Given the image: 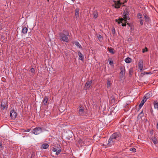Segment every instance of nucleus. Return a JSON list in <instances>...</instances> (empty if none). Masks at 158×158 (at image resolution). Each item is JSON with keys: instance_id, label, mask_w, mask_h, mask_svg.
<instances>
[{"instance_id": "nucleus-1", "label": "nucleus", "mask_w": 158, "mask_h": 158, "mask_svg": "<svg viewBox=\"0 0 158 158\" xmlns=\"http://www.w3.org/2000/svg\"><path fill=\"white\" fill-rule=\"evenodd\" d=\"M121 138V134L120 132L113 133L110 137L107 143L103 144L106 147H110L113 145L117 142L119 141Z\"/></svg>"}, {"instance_id": "nucleus-2", "label": "nucleus", "mask_w": 158, "mask_h": 158, "mask_svg": "<svg viewBox=\"0 0 158 158\" xmlns=\"http://www.w3.org/2000/svg\"><path fill=\"white\" fill-rule=\"evenodd\" d=\"M69 36V33L67 31L64 30L62 32L59 33V39L61 41L68 43L69 41L68 36Z\"/></svg>"}, {"instance_id": "nucleus-3", "label": "nucleus", "mask_w": 158, "mask_h": 158, "mask_svg": "<svg viewBox=\"0 0 158 158\" xmlns=\"http://www.w3.org/2000/svg\"><path fill=\"white\" fill-rule=\"evenodd\" d=\"M129 12L128 11L127 9L125 10L123 15V18H120L118 19H116L115 22H117L118 24H119L121 23H122L123 21H124L125 22L127 23V24L130 26L129 23H127V19H130L129 17Z\"/></svg>"}, {"instance_id": "nucleus-4", "label": "nucleus", "mask_w": 158, "mask_h": 158, "mask_svg": "<svg viewBox=\"0 0 158 158\" xmlns=\"http://www.w3.org/2000/svg\"><path fill=\"white\" fill-rule=\"evenodd\" d=\"M43 131L42 128L40 127H37L34 128L32 131V133L35 135H38L41 133Z\"/></svg>"}, {"instance_id": "nucleus-5", "label": "nucleus", "mask_w": 158, "mask_h": 158, "mask_svg": "<svg viewBox=\"0 0 158 158\" xmlns=\"http://www.w3.org/2000/svg\"><path fill=\"white\" fill-rule=\"evenodd\" d=\"M52 151L56 152V154L58 155L61 152L60 147L59 145H56L54 147H53L52 149Z\"/></svg>"}, {"instance_id": "nucleus-6", "label": "nucleus", "mask_w": 158, "mask_h": 158, "mask_svg": "<svg viewBox=\"0 0 158 158\" xmlns=\"http://www.w3.org/2000/svg\"><path fill=\"white\" fill-rule=\"evenodd\" d=\"M79 114L80 115H84L86 114L85 109L83 106H80L79 108Z\"/></svg>"}, {"instance_id": "nucleus-7", "label": "nucleus", "mask_w": 158, "mask_h": 158, "mask_svg": "<svg viewBox=\"0 0 158 158\" xmlns=\"http://www.w3.org/2000/svg\"><path fill=\"white\" fill-rule=\"evenodd\" d=\"M120 69L121 70L120 73V78L122 80V78L125 75V67L123 66L120 67Z\"/></svg>"}, {"instance_id": "nucleus-8", "label": "nucleus", "mask_w": 158, "mask_h": 158, "mask_svg": "<svg viewBox=\"0 0 158 158\" xmlns=\"http://www.w3.org/2000/svg\"><path fill=\"white\" fill-rule=\"evenodd\" d=\"M139 68L142 72L143 70V60H140L139 62Z\"/></svg>"}, {"instance_id": "nucleus-9", "label": "nucleus", "mask_w": 158, "mask_h": 158, "mask_svg": "<svg viewBox=\"0 0 158 158\" xmlns=\"http://www.w3.org/2000/svg\"><path fill=\"white\" fill-rule=\"evenodd\" d=\"M17 115V114L15 111L14 109L11 110L10 112V116L12 119H15L16 118Z\"/></svg>"}, {"instance_id": "nucleus-10", "label": "nucleus", "mask_w": 158, "mask_h": 158, "mask_svg": "<svg viewBox=\"0 0 158 158\" xmlns=\"http://www.w3.org/2000/svg\"><path fill=\"white\" fill-rule=\"evenodd\" d=\"M120 0L117 1H116L114 2H115V6L114 7L116 8H120V6L121 5L123 4V3H122L120 2Z\"/></svg>"}, {"instance_id": "nucleus-11", "label": "nucleus", "mask_w": 158, "mask_h": 158, "mask_svg": "<svg viewBox=\"0 0 158 158\" xmlns=\"http://www.w3.org/2000/svg\"><path fill=\"white\" fill-rule=\"evenodd\" d=\"M92 83V81H88L86 82L85 85V88L86 90L88 89L91 86Z\"/></svg>"}, {"instance_id": "nucleus-12", "label": "nucleus", "mask_w": 158, "mask_h": 158, "mask_svg": "<svg viewBox=\"0 0 158 158\" xmlns=\"http://www.w3.org/2000/svg\"><path fill=\"white\" fill-rule=\"evenodd\" d=\"M77 53L79 56V59L81 60H83L84 59L83 55L81 52L79 51H77Z\"/></svg>"}, {"instance_id": "nucleus-13", "label": "nucleus", "mask_w": 158, "mask_h": 158, "mask_svg": "<svg viewBox=\"0 0 158 158\" xmlns=\"http://www.w3.org/2000/svg\"><path fill=\"white\" fill-rule=\"evenodd\" d=\"M7 103L4 102H2L1 105V108L2 110H4L7 106Z\"/></svg>"}, {"instance_id": "nucleus-14", "label": "nucleus", "mask_w": 158, "mask_h": 158, "mask_svg": "<svg viewBox=\"0 0 158 158\" xmlns=\"http://www.w3.org/2000/svg\"><path fill=\"white\" fill-rule=\"evenodd\" d=\"M79 10L78 9H76L75 10V15L76 19L79 17Z\"/></svg>"}, {"instance_id": "nucleus-15", "label": "nucleus", "mask_w": 158, "mask_h": 158, "mask_svg": "<svg viewBox=\"0 0 158 158\" xmlns=\"http://www.w3.org/2000/svg\"><path fill=\"white\" fill-rule=\"evenodd\" d=\"M152 96V93L151 92H149L147 93L144 97V98L147 100Z\"/></svg>"}, {"instance_id": "nucleus-16", "label": "nucleus", "mask_w": 158, "mask_h": 158, "mask_svg": "<svg viewBox=\"0 0 158 158\" xmlns=\"http://www.w3.org/2000/svg\"><path fill=\"white\" fill-rule=\"evenodd\" d=\"M48 98L45 96L44 97L43 103V104L44 105H46L47 104L48 101Z\"/></svg>"}, {"instance_id": "nucleus-17", "label": "nucleus", "mask_w": 158, "mask_h": 158, "mask_svg": "<svg viewBox=\"0 0 158 158\" xmlns=\"http://www.w3.org/2000/svg\"><path fill=\"white\" fill-rule=\"evenodd\" d=\"M143 16L145 19V21L147 22H148L149 21V19L148 15L145 14H143Z\"/></svg>"}, {"instance_id": "nucleus-18", "label": "nucleus", "mask_w": 158, "mask_h": 158, "mask_svg": "<svg viewBox=\"0 0 158 158\" xmlns=\"http://www.w3.org/2000/svg\"><path fill=\"white\" fill-rule=\"evenodd\" d=\"M94 18L95 19H96L98 16V13L97 11H95L93 13Z\"/></svg>"}, {"instance_id": "nucleus-19", "label": "nucleus", "mask_w": 158, "mask_h": 158, "mask_svg": "<svg viewBox=\"0 0 158 158\" xmlns=\"http://www.w3.org/2000/svg\"><path fill=\"white\" fill-rule=\"evenodd\" d=\"M153 105L155 109L158 110V102L156 101H154L153 102Z\"/></svg>"}, {"instance_id": "nucleus-20", "label": "nucleus", "mask_w": 158, "mask_h": 158, "mask_svg": "<svg viewBox=\"0 0 158 158\" xmlns=\"http://www.w3.org/2000/svg\"><path fill=\"white\" fill-rule=\"evenodd\" d=\"M151 139H152L153 142V143L154 144H156L157 143H158L156 137H152L151 138Z\"/></svg>"}, {"instance_id": "nucleus-21", "label": "nucleus", "mask_w": 158, "mask_h": 158, "mask_svg": "<svg viewBox=\"0 0 158 158\" xmlns=\"http://www.w3.org/2000/svg\"><path fill=\"white\" fill-rule=\"evenodd\" d=\"M49 147V145L47 143H43L42 145V148L44 149L47 148Z\"/></svg>"}, {"instance_id": "nucleus-22", "label": "nucleus", "mask_w": 158, "mask_h": 158, "mask_svg": "<svg viewBox=\"0 0 158 158\" xmlns=\"http://www.w3.org/2000/svg\"><path fill=\"white\" fill-rule=\"evenodd\" d=\"M131 59L130 57H127L125 59V62L127 63H129L131 62Z\"/></svg>"}, {"instance_id": "nucleus-23", "label": "nucleus", "mask_w": 158, "mask_h": 158, "mask_svg": "<svg viewBox=\"0 0 158 158\" xmlns=\"http://www.w3.org/2000/svg\"><path fill=\"white\" fill-rule=\"evenodd\" d=\"M74 43L78 47L80 48H82L81 46L78 42L77 41H75Z\"/></svg>"}, {"instance_id": "nucleus-24", "label": "nucleus", "mask_w": 158, "mask_h": 158, "mask_svg": "<svg viewBox=\"0 0 158 158\" xmlns=\"http://www.w3.org/2000/svg\"><path fill=\"white\" fill-rule=\"evenodd\" d=\"M28 29L26 27H24L22 29V32L23 34H26L27 31Z\"/></svg>"}, {"instance_id": "nucleus-25", "label": "nucleus", "mask_w": 158, "mask_h": 158, "mask_svg": "<svg viewBox=\"0 0 158 158\" xmlns=\"http://www.w3.org/2000/svg\"><path fill=\"white\" fill-rule=\"evenodd\" d=\"M143 111L142 110L139 114L138 116V118L139 117L140 118H141L143 116Z\"/></svg>"}, {"instance_id": "nucleus-26", "label": "nucleus", "mask_w": 158, "mask_h": 158, "mask_svg": "<svg viewBox=\"0 0 158 158\" xmlns=\"http://www.w3.org/2000/svg\"><path fill=\"white\" fill-rule=\"evenodd\" d=\"M108 50L110 53H111L112 54H114L115 52L114 51V49L113 48H108Z\"/></svg>"}, {"instance_id": "nucleus-27", "label": "nucleus", "mask_w": 158, "mask_h": 158, "mask_svg": "<svg viewBox=\"0 0 158 158\" xmlns=\"http://www.w3.org/2000/svg\"><path fill=\"white\" fill-rule=\"evenodd\" d=\"M133 69L132 68H130L129 70V74L130 76H131L133 73Z\"/></svg>"}, {"instance_id": "nucleus-28", "label": "nucleus", "mask_w": 158, "mask_h": 158, "mask_svg": "<svg viewBox=\"0 0 158 158\" xmlns=\"http://www.w3.org/2000/svg\"><path fill=\"white\" fill-rule=\"evenodd\" d=\"M97 37L98 38V39L99 40H103L102 37L101 35L100 34H98L97 35Z\"/></svg>"}, {"instance_id": "nucleus-29", "label": "nucleus", "mask_w": 158, "mask_h": 158, "mask_svg": "<svg viewBox=\"0 0 158 158\" xmlns=\"http://www.w3.org/2000/svg\"><path fill=\"white\" fill-rule=\"evenodd\" d=\"M146 100H147L144 98L141 101L140 104L143 105L144 103L146 101Z\"/></svg>"}, {"instance_id": "nucleus-30", "label": "nucleus", "mask_w": 158, "mask_h": 158, "mask_svg": "<svg viewBox=\"0 0 158 158\" xmlns=\"http://www.w3.org/2000/svg\"><path fill=\"white\" fill-rule=\"evenodd\" d=\"M111 32L113 34H114L115 33V30L114 28V27H113L111 29Z\"/></svg>"}, {"instance_id": "nucleus-31", "label": "nucleus", "mask_w": 158, "mask_h": 158, "mask_svg": "<svg viewBox=\"0 0 158 158\" xmlns=\"http://www.w3.org/2000/svg\"><path fill=\"white\" fill-rule=\"evenodd\" d=\"M111 85V83L110 81H107V88H108L109 87H110Z\"/></svg>"}, {"instance_id": "nucleus-32", "label": "nucleus", "mask_w": 158, "mask_h": 158, "mask_svg": "<svg viewBox=\"0 0 158 158\" xmlns=\"http://www.w3.org/2000/svg\"><path fill=\"white\" fill-rule=\"evenodd\" d=\"M130 150L131 151H132L133 152H135L136 151V149L134 148H131Z\"/></svg>"}, {"instance_id": "nucleus-33", "label": "nucleus", "mask_w": 158, "mask_h": 158, "mask_svg": "<svg viewBox=\"0 0 158 158\" xmlns=\"http://www.w3.org/2000/svg\"><path fill=\"white\" fill-rule=\"evenodd\" d=\"M148 48H147L145 47L144 49H142V52L143 53H144L145 52H147L148 51Z\"/></svg>"}, {"instance_id": "nucleus-34", "label": "nucleus", "mask_w": 158, "mask_h": 158, "mask_svg": "<svg viewBox=\"0 0 158 158\" xmlns=\"http://www.w3.org/2000/svg\"><path fill=\"white\" fill-rule=\"evenodd\" d=\"M142 15L140 13H139L137 15V16L139 19H141L142 18Z\"/></svg>"}, {"instance_id": "nucleus-35", "label": "nucleus", "mask_w": 158, "mask_h": 158, "mask_svg": "<svg viewBox=\"0 0 158 158\" xmlns=\"http://www.w3.org/2000/svg\"><path fill=\"white\" fill-rule=\"evenodd\" d=\"M113 62L112 60H109V64L110 65H112L113 64Z\"/></svg>"}, {"instance_id": "nucleus-36", "label": "nucleus", "mask_w": 158, "mask_h": 158, "mask_svg": "<svg viewBox=\"0 0 158 158\" xmlns=\"http://www.w3.org/2000/svg\"><path fill=\"white\" fill-rule=\"evenodd\" d=\"M140 23L141 24V25H142L143 24V20L142 19H141L140 20Z\"/></svg>"}, {"instance_id": "nucleus-37", "label": "nucleus", "mask_w": 158, "mask_h": 158, "mask_svg": "<svg viewBox=\"0 0 158 158\" xmlns=\"http://www.w3.org/2000/svg\"><path fill=\"white\" fill-rule=\"evenodd\" d=\"M31 130L30 129H28L27 130H25L24 131V132H29Z\"/></svg>"}, {"instance_id": "nucleus-38", "label": "nucleus", "mask_w": 158, "mask_h": 158, "mask_svg": "<svg viewBox=\"0 0 158 158\" xmlns=\"http://www.w3.org/2000/svg\"><path fill=\"white\" fill-rule=\"evenodd\" d=\"M35 156V154L34 152L32 153L31 154V158H32L33 157H34Z\"/></svg>"}, {"instance_id": "nucleus-39", "label": "nucleus", "mask_w": 158, "mask_h": 158, "mask_svg": "<svg viewBox=\"0 0 158 158\" xmlns=\"http://www.w3.org/2000/svg\"><path fill=\"white\" fill-rule=\"evenodd\" d=\"M31 72L33 73L34 72L35 70H34V69L33 68H31Z\"/></svg>"}, {"instance_id": "nucleus-40", "label": "nucleus", "mask_w": 158, "mask_h": 158, "mask_svg": "<svg viewBox=\"0 0 158 158\" xmlns=\"http://www.w3.org/2000/svg\"><path fill=\"white\" fill-rule=\"evenodd\" d=\"M151 73L150 72H144L143 73V75L146 74H149Z\"/></svg>"}, {"instance_id": "nucleus-41", "label": "nucleus", "mask_w": 158, "mask_h": 158, "mask_svg": "<svg viewBox=\"0 0 158 158\" xmlns=\"http://www.w3.org/2000/svg\"><path fill=\"white\" fill-rule=\"evenodd\" d=\"M143 106V105H142L140 103L139 106V109H140Z\"/></svg>"}, {"instance_id": "nucleus-42", "label": "nucleus", "mask_w": 158, "mask_h": 158, "mask_svg": "<svg viewBox=\"0 0 158 158\" xmlns=\"http://www.w3.org/2000/svg\"><path fill=\"white\" fill-rule=\"evenodd\" d=\"M127 0H124V1L123 2H121L122 3H123V4L124 3L126 2H127Z\"/></svg>"}, {"instance_id": "nucleus-43", "label": "nucleus", "mask_w": 158, "mask_h": 158, "mask_svg": "<svg viewBox=\"0 0 158 158\" xmlns=\"http://www.w3.org/2000/svg\"><path fill=\"white\" fill-rule=\"evenodd\" d=\"M126 23H122V26H126Z\"/></svg>"}, {"instance_id": "nucleus-44", "label": "nucleus", "mask_w": 158, "mask_h": 158, "mask_svg": "<svg viewBox=\"0 0 158 158\" xmlns=\"http://www.w3.org/2000/svg\"><path fill=\"white\" fill-rule=\"evenodd\" d=\"M2 144L0 143V149L1 148H2Z\"/></svg>"}, {"instance_id": "nucleus-45", "label": "nucleus", "mask_w": 158, "mask_h": 158, "mask_svg": "<svg viewBox=\"0 0 158 158\" xmlns=\"http://www.w3.org/2000/svg\"><path fill=\"white\" fill-rule=\"evenodd\" d=\"M156 128L157 129H158V122H157V124H156Z\"/></svg>"}, {"instance_id": "nucleus-46", "label": "nucleus", "mask_w": 158, "mask_h": 158, "mask_svg": "<svg viewBox=\"0 0 158 158\" xmlns=\"http://www.w3.org/2000/svg\"><path fill=\"white\" fill-rule=\"evenodd\" d=\"M151 112L152 113L153 112V110H151Z\"/></svg>"}, {"instance_id": "nucleus-47", "label": "nucleus", "mask_w": 158, "mask_h": 158, "mask_svg": "<svg viewBox=\"0 0 158 158\" xmlns=\"http://www.w3.org/2000/svg\"><path fill=\"white\" fill-rule=\"evenodd\" d=\"M72 1H73V2H74L75 0H71Z\"/></svg>"}, {"instance_id": "nucleus-48", "label": "nucleus", "mask_w": 158, "mask_h": 158, "mask_svg": "<svg viewBox=\"0 0 158 158\" xmlns=\"http://www.w3.org/2000/svg\"><path fill=\"white\" fill-rule=\"evenodd\" d=\"M113 158H118V157H114Z\"/></svg>"}]
</instances>
